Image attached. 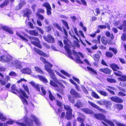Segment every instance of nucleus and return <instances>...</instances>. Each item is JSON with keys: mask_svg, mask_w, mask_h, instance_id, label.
I'll return each instance as SVG.
<instances>
[{"mask_svg": "<svg viewBox=\"0 0 126 126\" xmlns=\"http://www.w3.org/2000/svg\"><path fill=\"white\" fill-rule=\"evenodd\" d=\"M30 118L33 120L37 126H41V123L39 121V119L31 114H29L28 117L27 115H26L21 120L22 122H24L25 123H20L18 121H16L15 122L20 126H32L33 125V122Z\"/></svg>", "mask_w": 126, "mask_h": 126, "instance_id": "nucleus-1", "label": "nucleus"}, {"mask_svg": "<svg viewBox=\"0 0 126 126\" xmlns=\"http://www.w3.org/2000/svg\"><path fill=\"white\" fill-rule=\"evenodd\" d=\"M63 42L65 45L64 47V48L69 57L71 58H72V57L71 56V53H73L76 57V62L79 63H83V62L81 60V59L79 57V56H80L81 58H84V56L83 54L80 52L77 53L74 50L70 51L69 48H70V46L71 44V43L70 41L67 39L66 38L64 39L63 40Z\"/></svg>", "mask_w": 126, "mask_h": 126, "instance_id": "nucleus-2", "label": "nucleus"}, {"mask_svg": "<svg viewBox=\"0 0 126 126\" xmlns=\"http://www.w3.org/2000/svg\"><path fill=\"white\" fill-rule=\"evenodd\" d=\"M0 61L3 62H7L10 67H14L17 69L22 67L21 63L17 60L12 59L9 55H4L0 56Z\"/></svg>", "mask_w": 126, "mask_h": 126, "instance_id": "nucleus-3", "label": "nucleus"}, {"mask_svg": "<svg viewBox=\"0 0 126 126\" xmlns=\"http://www.w3.org/2000/svg\"><path fill=\"white\" fill-rule=\"evenodd\" d=\"M40 60L44 63L45 64L44 67V69L46 70L48 73L50 74L51 78L53 79V80L56 83L59 85H62L63 88H64V86L62 85L60 81V80L57 79L55 74L53 72V70L49 67L51 68L52 67V65L47 61L44 58L41 57L40 58Z\"/></svg>", "mask_w": 126, "mask_h": 126, "instance_id": "nucleus-4", "label": "nucleus"}, {"mask_svg": "<svg viewBox=\"0 0 126 126\" xmlns=\"http://www.w3.org/2000/svg\"><path fill=\"white\" fill-rule=\"evenodd\" d=\"M16 34L17 36L19 37L24 42H27L28 41V39L29 38L31 43L34 45L36 46L39 48H42V46L40 44V42L38 39L33 37H30L26 34L23 33L22 34L23 36L21 35L19 32H16Z\"/></svg>", "mask_w": 126, "mask_h": 126, "instance_id": "nucleus-5", "label": "nucleus"}, {"mask_svg": "<svg viewBox=\"0 0 126 126\" xmlns=\"http://www.w3.org/2000/svg\"><path fill=\"white\" fill-rule=\"evenodd\" d=\"M56 103L57 105L60 107L64 106V109L66 110V118L68 120L70 119L71 117L72 110L68 105H63V103L58 100H57Z\"/></svg>", "mask_w": 126, "mask_h": 126, "instance_id": "nucleus-6", "label": "nucleus"}, {"mask_svg": "<svg viewBox=\"0 0 126 126\" xmlns=\"http://www.w3.org/2000/svg\"><path fill=\"white\" fill-rule=\"evenodd\" d=\"M17 95L21 99L23 104L24 105H27L28 103L26 99L28 98V96H27L26 93L22 89H20L19 91H17Z\"/></svg>", "mask_w": 126, "mask_h": 126, "instance_id": "nucleus-7", "label": "nucleus"}, {"mask_svg": "<svg viewBox=\"0 0 126 126\" xmlns=\"http://www.w3.org/2000/svg\"><path fill=\"white\" fill-rule=\"evenodd\" d=\"M94 116L95 118L98 120L104 121L110 125V126H115L114 124L112 122L105 119V116L103 114L100 113L94 114Z\"/></svg>", "mask_w": 126, "mask_h": 126, "instance_id": "nucleus-8", "label": "nucleus"}, {"mask_svg": "<svg viewBox=\"0 0 126 126\" xmlns=\"http://www.w3.org/2000/svg\"><path fill=\"white\" fill-rule=\"evenodd\" d=\"M97 103L98 104L100 105H106V107L108 109H110L111 105V102L109 101H107L105 100L98 101Z\"/></svg>", "mask_w": 126, "mask_h": 126, "instance_id": "nucleus-9", "label": "nucleus"}, {"mask_svg": "<svg viewBox=\"0 0 126 126\" xmlns=\"http://www.w3.org/2000/svg\"><path fill=\"white\" fill-rule=\"evenodd\" d=\"M110 66L115 71L114 72L115 74L118 76H121L122 75V73L120 71H117V70L119 69V67L116 64H111Z\"/></svg>", "mask_w": 126, "mask_h": 126, "instance_id": "nucleus-10", "label": "nucleus"}, {"mask_svg": "<svg viewBox=\"0 0 126 126\" xmlns=\"http://www.w3.org/2000/svg\"><path fill=\"white\" fill-rule=\"evenodd\" d=\"M43 6L46 7L47 9V13L48 15H50L51 14V9L50 4L47 2H45L42 5Z\"/></svg>", "mask_w": 126, "mask_h": 126, "instance_id": "nucleus-11", "label": "nucleus"}, {"mask_svg": "<svg viewBox=\"0 0 126 126\" xmlns=\"http://www.w3.org/2000/svg\"><path fill=\"white\" fill-rule=\"evenodd\" d=\"M33 50L35 52L40 55L43 56L45 57H48L49 56L48 55L46 54L43 51L38 49L34 48Z\"/></svg>", "mask_w": 126, "mask_h": 126, "instance_id": "nucleus-12", "label": "nucleus"}, {"mask_svg": "<svg viewBox=\"0 0 126 126\" xmlns=\"http://www.w3.org/2000/svg\"><path fill=\"white\" fill-rule=\"evenodd\" d=\"M43 38L46 41L49 43H53L54 42V39L50 34H48L47 37L45 36H44Z\"/></svg>", "mask_w": 126, "mask_h": 126, "instance_id": "nucleus-13", "label": "nucleus"}, {"mask_svg": "<svg viewBox=\"0 0 126 126\" xmlns=\"http://www.w3.org/2000/svg\"><path fill=\"white\" fill-rule=\"evenodd\" d=\"M21 72L23 74H27L30 75L32 73L31 69L28 67L20 69Z\"/></svg>", "mask_w": 126, "mask_h": 126, "instance_id": "nucleus-14", "label": "nucleus"}, {"mask_svg": "<svg viewBox=\"0 0 126 126\" xmlns=\"http://www.w3.org/2000/svg\"><path fill=\"white\" fill-rule=\"evenodd\" d=\"M88 103L89 104L91 105L93 107L95 108L102 112H106V111L100 108L99 107L97 106L94 103L89 101H88Z\"/></svg>", "mask_w": 126, "mask_h": 126, "instance_id": "nucleus-15", "label": "nucleus"}, {"mask_svg": "<svg viewBox=\"0 0 126 126\" xmlns=\"http://www.w3.org/2000/svg\"><path fill=\"white\" fill-rule=\"evenodd\" d=\"M53 26L54 27H57L58 29L61 31H63L64 33L66 35V37H67L68 34L66 30L63 27L61 28L60 26L57 23H55L53 24Z\"/></svg>", "mask_w": 126, "mask_h": 126, "instance_id": "nucleus-16", "label": "nucleus"}, {"mask_svg": "<svg viewBox=\"0 0 126 126\" xmlns=\"http://www.w3.org/2000/svg\"><path fill=\"white\" fill-rule=\"evenodd\" d=\"M31 13L30 10L29 9L26 10L24 12V16H26L27 17V18L26 19L25 21V23L26 24L28 23L29 22L27 21L29 20V17L31 14Z\"/></svg>", "mask_w": 126, "mask_h": 126, "instance_id": "nucleus-17", "label": "nucleus"}, {"mask_svg": "<svg viewBox=\"0 0 126 126\" xmlns=\"http://www.w3.org/2000/svg\"><path fill=\"white\" fill-rule=\"evenodd\" d=\"M70 93L71 95L75 97H80V94L74 89H71V91H70Z\"/></svg>", "mask_w": 126, "mask_h": 126, "instance_id": "nucleus-18", "label": "nucleus"}, {"mask_svg": "<svg viewBox=\"0 0 126 126\" xmlns=\"http://www.w3.org/2000/svg\"><path fill=\"white\" fill-rule=\"evenodd\" d=\"M110 99L112 101L117 103H121L123 102L122 99L115 96L111 97Z\"/></svg>", "mask_w": 126, "mask_h": 126, "instance_id": "nucleus-19", "label": "nucleus"}, {"mask_svg": "<svg viewBox=\"0 0 126 126\" xmlns=\"http://www.w3.org/2000/svg\"><path fill=\"white\" fill-rule=\"evenodd\" d=\"M117 28L120 30L123 29L124 32H126V21H124L122 25H121L119 27H117Z\"/></svg>", "mask_w": 126, "mask_h": 126, "instance_id": "nucleus-20", "label": "nucleus"}, {"mask_svg": "<svg viewBox=\"0 0 126 126\" xmlns=\"http://www.w3.org/2000/svg\"><path fill=\"white\" fill-rule=\"evenodd\" d=\"M2 29L11 34L13 33V31L10 28L5 26H3L1 27Z\"/></svg>", "mask_w": 126, "mask_h": 126, "instance_id": "nucleus-21", "label": "nucleus"}, {"mask_svg": "<svg viewBox=\"0 0 126 126\" xmlns=\"http://www.w3.org/2000/svg\"><path fill=\"white\" fill-rule=\"evenodd\" d=\"M99 70L105 73L110 74L111 73V71L108 68H106L104 69H101Z\"/></svg>", "mask_w": 126, "mask_h": 126, "instance_id": "nucleus-22", "label": "nucleus"}, {"mask_svg": "<svg viewBox=\"0 0 126 126\" xmlns=\"http://www.w3.org/2000/svg\"><path fill=\"white\" fill-rule=\"evenodd\" d=\"M10 78L9 76H6L4 78L5 79V80H2L0 79V83H1V85H4L5 84L6 82L8 80H9Z\"/></svg>", "mask_w": 126, "mask_h": 126, "instance_id": "nucleus-23", "label": "nucleus"}, {"mask_svg": "<svg viewBox=\"0 0 126 126\" xmlns=\"http://www.w3.org/2000/svg\"><path fill=\"white\" fill-rule=\"evenodd\" d=\"M25 31L30 34L33 35L37 36L38 35V33L37 32L34 30H29L27 29H26Z\"/></svg>", "mask_w": 126, "mask_h": 126, "instance_id": "nucleus-24", "label": "nucleus"}, {"mask_svg": "<svg viewBox=\"0 0 126 126\" xmlns=\"http://www.w3.org/2000/svg\"><path fill=\"white\" fill-rule=\"evenodd\" d=\"M25 2L24 0H21L18 5L16 7V9L17 10L20 9L22 6L25 4Z\"/></svg>", "mask_w": 126, "mask_h": 126, "instance_id": "nucleus-25", "label": "nucleus"}, {"mask_svg": "<svg viewBox=\"0 0 126 126\" xmlns=\"http://www.w3.org/2000/svg\"><path fill=\"white\" fill-rule=\"evenodd\" d=\"M9 3V0H5L3 3L0 5V7L2 8L7 6Z\"/></svg>", "mask_w": 126, "mask_h": 126, "instance_id": "nucleus-26", "label": "nucleus"}, {"mask_svg": "<svg viewBox=\"0 0 126 126\" xmlns=\"http://www.w3.org/2000/svg\"><path fill=\"white\" fill-rule=\"evenodd\" d=\"M38 76L39 79L41 81H42L45 83L48 82L47 80L45 77L40 75H38Z\"/></svg>", "mask_w": 126, "mask_h": 126, "instance_id": "nucleus-27", "label": "nucleus"}, {"mask_svg": "<svg viewBox=\"0 0 126 126\" xmlns=\"http://www.w3.org/2000/svg\"><path fill=\"white\" fill-rule=\"evenodd\" d=\"M0 119L2 121H5L7 120L6 116L0 112Z\"/></svg>", "mask_w": 126, "mask_h": 126, "instance_id": "nucleus-28", "label": "nucleus"}, {"mask_svg": "<svg viewBox=\"0 0 126 126\" xmlns=\"http://www.w3.org/2000/svg\"><path fill=\"white\" fill-rule=\"evenodd\" d=\"M101 41L102 43L104 45L107 44L108 43V40L105 37H103L101 38Z\"/></svg>", "mask_w": 126, "mask_h": 126, "instance_id": "nucleus-29", "label": "nucleus"}, {"mask_svg": "<svg viewBox=\"0 0 126 126\" xmlns=\"http://www.w3.org/2000/svg\"><path fill=\"white\" fill-rule=\"evenodd\" d=\"M82 110L84 112L87 114H92L93 113L92 111L87 108L83 109Z\"/></svg>", "mask_w": 126, "mask_h": 126, "instance_id": "nucleus-30", "label": "nucleus"}, {"mask_svg": "<svg viewBox=\"0 0 126 126\" xmlns=\"http://www.w3.org/2000/svg\"><path fill=\"white\" fill-rule=\"evenodd\" d=\"M61 73L68 77H70V75L66 71L64 70H61L60 71Z\"/></svg>", "mask_w": 126, "mask_h": 126, "instance_id": "nucleus-31", "label": "nucleus"}, {"mask_svg": "<svg viewBox=\"0 0 126 126\" xmlns=\"http://www.w3.org/2000/svg\"><path fill=\"white\" fill-rule=\"evenodd\" d=\"M14 122V120L11 119H9V120L5 122L6 125H12Z\"/></svg>", "mask_w": 126, "mask_h": 126, "instance_id": "nucleus-32", "label": "nucleus"}, {"mask_svg": "<svg viewBox=\"0 0 126 126\" xmlns=\"http://www.w3.org/2000/svg\"><path fill=\"white\" fill-rule=\"evenodd\" d=\"M34 68L36 71L40 73V74H42L43 73V71L38 66H35L34 67Z\"/></svg>", "mask_w": 126, "mask_h": 126, "instance_id": "nucleus-33", "label": "nucleus"}, {"mask_svg": "<svg viewBox=\"0 0 126 126\" xmlns=\"http://www.w3.org/2000/svg\"><path fill=\"white\" fill-rule=\"evenodd\" d=\"M30 83L37 90L39 91L40 88L38 85L36 84L33 82H32Z\"/></svg>", "mask_w": 126, "mask_h": 126, "instance_id": "nucleus-34", "label": "nucleus"}, {"mask_svg": "<svg viewBox=\"0 0 126 126\" xmlns=\"http://www.w3.org/2000/svg\"><path fill=\"white\" fill-rule=\"evenodd\" d=\"M74 106L78 108L81 107L82 106V104L79 101H78L77 103L74 105Z\"/></svg>", "mask_w": 126, "mask_h": 126, "instance_id": "nucleus-35", "label": "nucleus"}, {"mask_svg": "<svg viewBox=\"0 0 126 126\" xmlns=\"http://www.w3.org/2000/svg\"><path fill=\"white\" fill-rule=\"evenodd\" d=\"M69 34L72 37L74 38L77 40L79 41L78 38L75 35H73L74 33V32L72 30H71V31H69Z\"/></svg>", "mask_w": 126, "mask_h": 126, "instance_id": "nucleus-36", "label": "nucleus"}, {"mask_svg": "<svg viewBox=\"0 0 126 126\" xmlns=\"http://www.w3.org/2000/svg\"><path fill=\"white\" fill-rule=\"evenodd\" d=\"M98 27L100 29H105L107 27H108V29H110V27L108 24H106L105 25H99L98 26Z\"/></svg>", "mask_w": 126, "mask_h": 126, "instance_id": "nucleus-37", "label": "nucleus"}, {"mask_svg": "<svg viewBox=\"0 0 126 126\" xmlns=\"http://www.w3.org/2000/svg\"><path fill=\"white\" fill-rule=\"evenodd\" d=\"M54 71H55L56 74H57L60 77H61L64 79H66V77L64 76L62 74H61L58 72L56 70H54Z\"/></svg>", "mask_w": 126, "mask_h": 126, "instance_id": "nucleus-38", "label": "nucleus"}, {"mask_svg": "<svg viewBox=\"0 0 126 126\" xmlns=\"http://www.w3.org/2000/svg\"><path fill=\"white\" fill-rule=\"evenodd\" d=\"M94 60L97 62H98L99 61V59L100 58L99 55L97 54H95L94 55Z\"/></svg>", "mask_w": 126, "mask_h": 126, "instance_id": "nucleus-39", "label": "nucleus"}, {"mask_svg": "<svg viewBox=\"0 0 126 126\" xmlns=\"http://www.w3.org/2000/svg\"><path fill=\"white\" fill-rule=\"evenodd\" d=\"M118 79L121 80L126 81V75H124L121 77L118 78Z\"/></svg>", "mask_w": 126, "mask_h": 126, "instance_id": "nucleus-40", "label": "nucleus"}, {"mask_svg": "<svg viewBox=\"0 0 126 126\" xmlns=\"http://www.w3.org/2000/svg\"><path fill=\"white\" fill-rule=\"evenodd\" d=\"M107 79L108 82L111 83H114L116 82V80L113 79Z\"/></svg>", "mask_w": 126, "mask_h": 126, "instance_id": "nucleus-41", "label": "nucleus"}, {"mask_svg": "<svg viewBox=\"0 0 126 126\" xmlns=\"http://www.w3.org/2000/svg\"><path fill=\"white\" fill-rule=\"evenodd\" d=\"M50 85L52 86L55 87V88H58V85L54 82L50 80Z\"/></svg>", "mask_w": 126, "mask_h": 126, "instance_id": "nucleus-42", "label": "nucleus"}, {"mask_svg": "<svg viewBox=\"0 0 126 126\" xmlns=\"http://www.w3.org/2000/svg\"><path fill=\"white\" fill-rule=\"evenodd\" d=\"M49 97L50 100L52 101L55 100V97L52 95L50 91H49Z\"/></svg>", "mask_w": 126, "mask_h": 126, "instance_id": "nucleus-43", "label": "nucleus"}, {"mask_svg": "<svg viewBox=\"0 0 126 126\" xmlns=\"http://www.w3.org/2000/svg\"><path fill=\"white\" fill-rule=\"evenodd\" d=\"M97 92L99 93H100L102 95H103L105 96H107V93L106 92H105L104 91H100V90H98V91H97Z\"/></svg>", "mask_w": 126, "mask_h": 126, "instance_id": "nucleus-44", "label": "nucleus"}, {"mask_svg": "<svg viewBox=\"0 0 126 126\" xmlns=\"http://www.w3.org/2000/svg\"><path fill=\"white\" fill-rule=\"evenodd\" d=\"M87 68L88 69L93 73L94 74H97L96 72L94 69L91 68L89 66H87Z\"/></svg>", "mask_w": 126, "mask_h": 126, "instance_id": "nucleus-45", "label": "nucleus"}, {"mask_svg": "<svg viewBox=\"0 0 126 126\" xmlns=\"http://www.w3.org/2000/svg\"><path fill=\"white\" fill-rule=\"evenodd\" d=\"M115 106L116 108L119 110H121L123 108V106L121 105L117 104H116Z\"/></svg>", "mask_w": 126, "mask_h": 126, "instance_id": "nucleus-46", "label": "nucleus"}, {"mask_svg": "<svg viewBox=\"0 0 126 126\" xmlns=\"http://www.w3.org/2000/svg\"><path fill=\"white\" fill-rule=\"evenodd\" d=\"M92 96L95 98H99V96L94 92H92Z\"/></svg>", "mask_w": 126, "mask_h": 126, "instance_id": "nucleus-47", "label": "nucleus"}, {"mask_svg": "<svg viewBox=\"0 0 126 126\" xmlns=\"http://www.w3.org/2000/svg\"><path fill=\"white\" fill-rule=\"evenodd\" d=\"M106 55L108 57H111L113 55V54L112 53L107 51L106 52Z\"/></svg>", "mask_w": 126, "mask_h": 126, "instance_id": "nucleus-48", "label": "nucleus"}, {"mask_svg": "<svg viewBox=\"0 0 126 126\" xmlns=\"http://www.w3.org/2000/svg\"><path fill=\"white\" fill-rule=\"evenodd\" d=\"M109 49L111 50L115 54H116L117 53V51L116 49L110 47L109 48Z\"/></svg>", "mask_w": 126, "mask_h": 126, "instance_id": "nucleus-49", "label": "nucleus"}, {"mask_svg": "<svg viewBox=\"0 0 126 126\" xmlns=\"http://www.w3.org/2000/svg\"><path fill=\"white\" fill-rule=\"evenodd\" d=\"M36 14L39 19L43 20L44 19V17L43 16L39 14L38 13H37Z\"/></svg>", "mask_w": 126, "mask_h": 126, "instance_id": "nucleus-50", "label": "nucleus"}, {"mask_svg": "<svg viewBox=\"0 0 126 126\" xmlns=\"http://www.w3.org/2000/svg\"><path fill=\"white\" fill-rule=\"evenodd\" d=\"M121 39L124 41L126 40V34L125 33L123 34L122 37Z\"/></svg>", "mask_w": 126, "mask_h": 126, "instance_id": "nucleus-51", "label": "nucleus"}, {"mask_svg": "<svg viewBox=\"0 0 126 126\" xmlns=\"http://www.w3.org/2000/svg\"><path fill=\"white\" fill-rule=\"evenodd\" d=\"M62 22L64 25L66 27L67 29H69V28L68 26V23L64 20H62Z\"/></svg>", "mask_w": 126, "mask_h": 126, "instance_id": "nucleus-52", "label": "nucleus"}, {"mask_svg": "<svg viewBox=\"0 0 126 126\" xmlns=\"http://www.w3.org/2000/svg\"><path fill=\"white\" fill-rule=\"evenodd\" d=\"M119 96H126V94L122 92H120L118 94Z\"/></svg>", "mask_w": 126, "mask_h": 126, "instance_id": "nucleus-53", "label": "nucleus"}, {"mask_svg": "<svg viewBox=\"0 0 126 126\" xmlns=\"http://www.w3.org/2000/svg\"><path fill=\"white\" fill-rule=\"evenodd\" d=\"M54 109L55 111L57 114L60 115V113L61 112V109H58L57 111H56V109H55L54 108Z\"/></svg>", "mask_w": 126, "mask_h": 126, "instance_id": "nucleus-54", "label": "nucleus"}, {"mask_svg": "<svg viewBox=\"0 0 126 126\" xmlns=\"http://www.w3.org/2000/svg\"><path fill=\"white\" fill-rule=\"evenodd\" d=\"M41 89L43 94V95H45L46 94V91L44 89L43 87H41Z\"/></svg>", "mask_w": 126, "mask_h": 126, "instance_id": "nucleus-55", "label": "nucleus"}, {"mask_svg": "<svg viewBox=\"0 0 126 126\" xmlns=\"http://www.w3.org/2000/svg\"><path fill=\"white\" fill-rule=\"evenodd\" d=\"M9 75L10 76H15L16 75L15 72L13 71H11L9 73Z\"/></svg>", "mask_w": 126, "mask_h": 126, "instance_id": "nucleus-56", "label": "nucleus"}, {"mask_svg": "<svg viewBox=\"0 0 126 126\" xmlns=\"http://www.w3.org/2000/svg\"><path fill=\"white\" fill-rule=\"evenodd\" d=\"M23 87L27 92H29L28 88L26 85H23Z\"/></svg>", "mask_w": 126, "mask_h": 126, "instance_id": "nucleus-57", "label": "nucleus"}, {"mask_svg": "<svg viewBox=\"0 0 126 126\" xmlns=\"http://www.w3.org/2000/svg\"><path fill=\"white\" fill-rule=\"evenodd\" d=\"M72 78L74 80L76 81L78 83H79V84L80 83L79 80L77 78H76L75 77H73Z\"/></svg>", "mask_w": 126, "mask_h": 126, "instance_id": "nucleus-58", "label": "nucleus"}, {"mask_svg": "<svg viewBox=\"0 0 126 126\" xmlns=\"http://www.w3.org/2000/svg\"><path fill=\"white\" fill-rule=\"evenodd\" d=\"M77 120L78 121H80V122H83L84 121V119L83 118H82L79 117L78 118Z\"/></svg>", "mask_w": 126, "mask_h": 126, "instance_id": "nucleus-59", "label": "nucleus"}, {"mask_svg": "<svg viewBox=\"0 0 126 126\" xmlns=\"http://www.w3.org/2000/svg\"><path fill=\"white\" fill-rule=\"evenodd\" d=\"M68 99L69 100V101L72 103H73L74 102V98L71 97H68Z\"/></svg>", "mask_w": 126, "mask_h": 126, "instance_id": "nucleus-60", "label": "nucleus"}, {"mask_svg": "<svg viewBox=\"0 0 126 126\" xmlns=\"http://www.w3.org/2000/svg\"><path fill=\"white\" fill-rule=\"evenodd\" d=\"M115 123L118 126H126L124 124L120 123L117 122H116Z\"/></svg>", "mask_w": 126, "mask_h": 126, "instance_id": "nucleus-61", "label": "nucleus"}, {"mask_svg": "<svg viewBox=\"0 0 126 126\" xmlns=\"http://www.w3.org/2000/svg\"><path fill=\"white\" fill-rule=\"evenodd\" d=\"M120 84L122 86H125L126 87V83H125L123 82H120Z\"/></svg>", "mask_w": 126, "mask_h": 126, "instance_id": "nucleus-62", "label": "nucleus"}, {"mask_svg": "<svg viewBox=\"0 0 126 126\" xmlns=\"http://www.w3.org/2000/svg\"><path fill=\"white\" fill-rule=\"evenodd\" d=\"M79 33L83 38H85L84 34L82 31H79Z\"/></svg>", "mask_w": 126, "mask_h": 126, "instance_id": "nucleus-63", "label": "nucleus"}, {"mask_svg": "<svg viewBox=\"0 0 126 126\" xmlns=\"http://www.w3.org/2000/svg\"><path fill=\"white\" fill-rule=\"evenodd\" d=\"M119 60L120 61V62L123 63H126L125 61L124 60V59H122L121 58H119Z\"/></svg>", "mask_w": 126, "mask_h": 126, "instance_id": "nucleus-64", "label": "nucleus"}]
</instances>
